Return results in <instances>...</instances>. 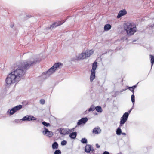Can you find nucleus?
<instances>
[{
    "mask_svg": "<svg viewBox=\"0 0 154 154\" xmlns=\"http://www.w3.org/2000/svg\"><path fill=\"white\" fill-rule=\"evenodd\" d=\"M63 66V64L62 63H55L52 67L56 70L57 69H59L61 68Z\"/></svg>",
    "mask_w": 154,
    "mask_h": 154,
    "instance_id": "nucleus-9",
    "label": "nucleus"
},
{
    "mask_svg": "<svg viewBox=\"0 0 154 154\" xmlns=\"http://www.w3.org/2000/svg\"><path fill=\"white\" fill-rule=\"evenodd\" d=\"M61 154V152L59 150H56L54 152V154Z\"/></svg>",
    "mask_w": 154,
    "mask_h": 154,
    "instance_id": "nucleus-28",
    "label": "nucleus"
},
{
    "mask_svg": "<svg viewBox=\"0 0 154 154\" xmlns=\"http://www.w3.org/2000/svg\"><path fill=\"white\" fill-rule=\"evenodd\" d=\"M126 90V89H125L124 90H123V91H125V90Z\"/></svg>",
    "mask_w": 154,
    "mask_h": 154,
    "instance_id": "nucleus-34",
    "label": "nucleus"
},
{
    "mask_svg": "<svg viewBox=\"0 0 154 154\" xmlns=\"http://www.w3.org/2000/svg\"><path fill=\"white\" fill-rule=\"evenodd\" d=\"M122 135H126V134L125 133H122Z\"/></svg>",
    "mask_w": 154,
    "mask_h": 154,
    "instance_id": "nucleus-33",
    "label": "nucleus"
},
{
    "mask_svg": "<svg viewBox=\"0 0 154 154\" xmlns=\"http://www.w3.org/2000/svg\"><path fill=\"white\" fill-rule=\"evenodd\" d=\"M96 147L97 148H99L100 147V145L98 144H96Z\"/></svg>",
    "mask_w": 154,
    "mask_h": 154,
    "instance_id": "nucleus-32",
    "label": "nucleus"
},
{
    "mask_svg": "<svg viewBox=\"0 0 154 154\" xmlns=\"http://www.w3.org/2000/svg\"><path fill=\"white\" fill-rule=\"evenodd\" d=\"M81 142L83 143H87V140L85 138H82L81 140Z\"/></svg>",
    "mask_w": 154,
    "mask_h": 154,
    "instance_id": "nucleus-27",
    "label": "nucleus"
},
{
    "mask_svg": "<svg viewBox=\"0 0 154 154\" xmlns=\"http://www.w3.org/2000/svg\"><path fill=\"white\" fill-rule=\"evenodd\" d=\"M44 130H45L42 131V133L44 135H46L47 136H48L49 137L52 136L53 135V133L52 132L49 131L45 128H44Z\"/></svg>",
    "mask_w": 154,
    "mask_h": 154,
    "instance_id": "nucleus-7",
    "label": "nucleus"
},
{
    "mask_svg": "<svg viewBox=\"0 0 154 154\" xmlns=\"http://www.w3.org/2000/svg\"><path fill=\"white\" fill-rule=\"evenodd\" d=\"M94 50L91 49L87 51L85 53H82L79 54L77 57L78 60H82L86 59L90 57L94 53Z\"/></svg>",
    "mask_w": 154,
    "mask_h": 154,
    "instance_id": "nucleus-4",
    "label": "nucleus"
},
{
    "mask_svg": "<svg viewBox=\"0 0 154 154\" xmlns=\"http://www.w3.org/2000/svg\"><path fill=\"white\" fill-rule=\"evenodd\" d=\"M40 103L42 104H44L45 103V100L44 99H41L40 100Z\"/></svg>",
    "mask_w": 154,
    "mask_h": 154,
    "instance_id": "nucleus-30",
    "label": "nucleus"
},
{
    "mask_svg": "<svg viewBox=\"0 0 154 154\" xmlns=\"http://www.w3.org/2000/svg\"><path fill=\"white\" fill-rule=\"evenodd\" d=\"M22 120L23 121H32L36 120V118L31 116L27 115L24 116Z\"/></svg>",
    "mask_w": 154,
    "mask_h": 154,
    "instance_id": "nucleus-6",
    "label": "nucleus"
},
{
    "mask_svg": "<svg viewBox=\"0 0 154 154\" xmlns=\"http://www.w3.org/2000/svg\"><path fill=\"white\" fill-rule=\"evenodd\" d=\"M42 124L45 126H50V124L49 123H47L44 121L42 122Z\"/></svg>",
    "mask_w": 154,
    "mask_h": 154,
    "instance_id": "nucleus-25",
    "label": "nucleus"
},
{
    "mask_svg": "<svg viewBox=\"0 0 154 154\" xmlns=\"http://www.w3.org/2000/svg\"><path fill=\"white\" fill-rule=\"evenodd\" d=\"M13 25H12V27H13Z\"/></svg>",
    "mask_w": 154,
    "mask_h": 154,
    "instance_id": "nucleus-35",
    "label": "nucleus"
},
{
    "mask_svg": "<svg viewBox=\"0 0 154 154\" xmlns=\"http://www.w3.org/2000/svg\"><path fill=\"white\" fill-rule=\"evenodd\" d=\"M60 132L62 134H68L69 131L66 129L63 128L60 130Z\"/></svg>",
    "mask_w": 154,
    "mask_h": 154,
    "instance_id": "nucleus-15",
    "label": "nucleus"
},
{
    "mask_svg": "<svg viewBox=\"0 0 154 154\" xmlns=\"http://www.w3.org/2000/svg\"><path fill=\"white\" fill-rule=\"evenodd\" d=\"M131 110L132 108L130 109L128 112H126L124 114L120 121V125L116 131V134L118 135H120L122 134V131L120 128L122 126V125L126 122L129 114L130 113Z\"/></svg>",
    "mask_w": 154,
    "mask_h": 154,
    "instance_id": "nucleus-3",
    "label": "nucleus"
},
{
    "mask_svg": "<svg viewBox=\"0 0 154 154\" xmlns=\"http://www.w3.org/2000/svg\"><path fill=\"white\" fill-rule=\"evenodd\" d=\"M22 107V106L21 105H20L16 106L15 107L13 108L10 110L9 112L10 114L11 115L13 114L18 110H19L21 109Z\"/></svg>",
    "mask_w": 154,
    "mask_h": 154,
    "instance_id": "nucleus-5",
    "label": "nucleus"
},
{
    "mask_svg": "<svg viewBox=\"0 0 154 154\" xmlns=\"http://www.w3.org/2000/svg\"><path fill=\"white\" fill-rule=\"evenodd\" d=\"M76 132H74L71 133L69 135V136L71 138L74 139L76 137Z\"/></svg>",
    "mask_w": 154,
    "mask_h": 154,
    "instance_id": "nucleus-19",
    "label": "nucleus"
},
{
    "mask_svg": "<svg viewBox=\"0 0 154 154\" xmlns=\"http://www.w3.org/2000/svg\"><path fill=\"white\" fill-rule=\"evenodd\" d=\"M103 154H109V153L108 152L105 151L104 152Z\"/></svg>",
    "mask_w": 154,
    "mask_h": 154,
    "instance_id": "nucleus-31",
    "label": "nucleus"
},
{
    "mask_svg": "<svg viewBox=\"0 0 154 154\" xmlns=\"http://www.w3.org/2000/svg\"><path fill=\"white\" fill-rule=\"evenodd\" d=\"M36 60H26L18 65V68L9 74L6 78L5 81L8 85L17 83L23 78L25 71L29 67L35 64Z\"/></svg>",
    "mask_w": 154,
    "mask_h": 154,
    "instance_id": "nucleus-1",
    "label": "nucleus"
},
{
    "mask_svg": "<svg viewBox=\"0 0 154 154\" xmlns=\"http://www.w3.org/2000/svg\"><path fill=\"white\" fill-rule=\"evenodd\" d=\"M95 109L98 112H101L102 111V108L100 106H98L96 107H95Z\"/></svg>",
    "mask_w": 154,
    "mask_h": 154,
    "instance_id": "nucleus-21",
    "label": "nucleus"
},
{
    "mask_svg": "<svg viewBox=\"0 0 154 154\" xmlns=\"http://www.w3.org/2000/svg\"><path fill=\"white\" fill-rule=\"evenodd\" d=\"M65 21L64 20L61 21H59L57 23L56 22L53 24L51 26V27H56L57 26H58L60 25L63 24L64 22Z\"/></svg>",
    "mask_w": 154,
    "mask_h": 154,
    "instance_id": "nucleus-11",
    "label": "nucleus"
},
{
    "mask_svg": "<svg viewBox=\"0 0 154 154\" xmlns=\"http://www.w3.org/2000/svg\"><path fill=\"white\" fill-rule=\"evenodd\" d=\"M111 26L110 24H106L104 27V30L105 31H107L111 29Z\"/></svg>",
    "mask_w": 154,
    "mask_h": 154,
    "instance_id": "nucleus-14",
    "label": "nucleus"
},
{
    "mask_svg": "<svg viewBox=\"0 0 154 154\" xmlns=\"http://www.w3.org/2000/svg\"><path fill=\"white\" fill-rule=\"evenodd\" d=\"M95 109V107H94L93 106H91L88 109V112H90L91 111H93Z\"/></svg>",
    "mask_w": 154,
    "mask_h": 154,
    "instance_id": "nucleus-24",
    "label": "nucleus"
},
{
    "mask_svg": "<svg viewBox=\"0 0 154 154\" xmlns=\"http://www.w3.org/2000/svg\"><path fill=\"white\" fill-rule=\"evenodd\" d=\"M13 25H12V27H13Z\"/></svg>",
    "mask_w": 154,
    "mask_h": 154,
    "instance_id": "nucleus-36",
    "label": "nucleus"
},
{
    "mask_svg": "<svg viewBox=\"0 0 154 154\" xmlns=\"http://www.w3.org/2000/svg\"><path fill=\"white\" fill-rule=\"evenodd\" d=\"M85 151L86 152L89 153L91 151H93V149L92 150L91 149V145L87 144L85 147Z\"/></svg>",
    "mask_w": 154,
    "mask_h": 154,
    "instance_id": "nucleus-12",
    "label": "nucleus"
},
{
    "mask_svg": "<svg viewBox=\"0 0 154 154\" xmlns=\"http://www.w3.org/2000/svg\"><path fill=\"white\" fill-rule=\"evenodd\" d=\"M151 62V63L152 66L154 63V56L152 55H150Z\"/></svg>",
    "mask_w": 154,
    "mask_h": 154,
    "instance_id": "nucleus-23",
    "label": "nucleus"
},
{
    "mask_svg": "<svg viewBox=\"0 0 154 154\" xmlns=\"http://www.w3.org/2000/svg\"><path fill=\"white\" fill-rule=\"evenodd\" d=\"M127 14V11L124 9L120 11L117 16V17L118 18H120L121 17L126 15Z\"/></svg>",
    "mask_w": 154,
    "mask_h": 154,
    "instance_id": "nucleus-10",
    "label": "nucleus"
},
{
    "mask_svg": "<svg viewBox=\"0 0 154 154\" xmlns=\"http://www.w3.org/2000/svg\"><path fill=\"white\" fill-rule=\"evenodd\" d=\"M97 66V63L96 62H94L93 64L92 69L91 71L95 72V70Z\"/></svg>",
    "mask_w": 154,
    "mask_h": 154,
    "instance_id": "nucleus-17",
    "label": "nucleus"
},
{
    "mask_svg": "<svg viewBox=\"0 0 154 154\" xmlns=\"http://www.w3.org/2000/svg\"><path fill=\"white\" fill-rule=\"evenodd\" d=\"M58 147V144L57 142H54L52 145V148L53 149H56Z\"/></svg>",
    "mask_w": 154,
    "mask_h": 154,
    "instance_id": "nucleus-20",
    "label": "nucleus"
},
{
    "mask_svg": "<svg viewBox=\"0 0 154 154\" xmlns=\"http://www.w3.org/2000/svg\"><path fill=\"white\" fill-rule=\"evenodd\" d=\"M101 131V130L99 128H95L93 130V133L94 134H97L100 133Z\"/></svg>",
    "mask_w": 154,
    "mask_h": 154,
    "instance_id": "nucleus-13",
    "label": "nucleus"
},
{
    "mask_svg": "<svg viewBox=\"0 0 154 154\" xmlns=\"http://www.w3.org/2000/svg\"><path fill=\"white\" fill-rule=\"evenodd\" d=\"M95 72L91 71V74L90 76V81L91 82L93 81L95 77Z\"/></svg>",
    "mask_w": 154,
    "mask_h": 154,
    "instance_id": "nucleus-18",
    "label": "nucleus"
},
{
    "mask_svg": "<svg viewBox=\"0 0 154 154\" xmlns=\"http://www.w3.org/2000/svg\"><path fill=\"white\" fill-rule=\"evenodd\" d=\"M67 143V142L65 140H63L61 143V144L62 145H66Z\"/></svg>",
    "mask_w": 154,
    "mask_h": 154,
    "instance_id": "nucleus-29",
    "label": "nucleus"
},
{
    "mask_svg": "<svg viewBox=\"0 0 154 154\" xmlns=\"http://www.w3.org/2000/svg\"><path fill=\"white\" fill-rule=\"evenodd\" d=\"M123 26L127 35L128 36L132 35L136 32V26L134 23H127L124 24Z\"/></svg>",
    "mask_w": 154,
    "mask_h": 154,
    "instance_id": "nucleus-2",
    "label": "nucleus"
},
{
    "mask_svg": "<svg viewBox=\"0 0 154 154\" xmlns=\"http://www.w3.org/2000/svg\"><path fill=\"white\" fill-rule=\"evenodd\" d=\"M131 99L132 102L133 103V104H134L135 102V97L134 94V93L133 94H132L131 96Z\"/></svg>",
    "mask_w": 154,
    "mask_h": 154,
    "instance_id": "nucleus-26",
    "label": "nucleus"
},
{
    "mask_svg": "<svg viewBox=\"0 0 154 154\" xmlns=\"http://www.w3.org/2000/svg\"><path fill=\"white\" fill-rule=\"evenodd\" d=\"M55 70L54 68L53 67L50 68L49 70L47 71V74L48 75H51L55 71Z\"/></svg>",
    "mask_w": 154,
    "mask_h": 154,
    "instance_id": "nucleus-16",
    "label": "nucleus"
},
{
    "mask_svg": "<svg viewBox=\"0 0 154 154\" xmlns=\"http://www.w3.org/2000/svg\"><path fill=\"white\" fill-rule=\"evenodd\" d=\"M88 121V119L86 117L82 118L78 121L77 124V125H79L82 124H85Z\"/></svg>",
    "mask_w": 154,
    "mask_h": 154,
    "instance_id": "nucleus-8",
    "label": "nucleus"
},
{
    "mask_svg": "<svg viewBox=\"0 0 154 154\" xmlns=\"http://www.w3.org/2000/svg\"><path fill=\"white\" fill-rule=\"evenodd\" d=\"M137 87V85H135L132 87H128V89L131 92H132L133 93H134V89L136 88Z\"/></svg>",
    "mask_w": 154,
    "mask_h": 154,
    "instance_id": "nucleus-22",
    "label": "nucleus"
}]
</instances>
